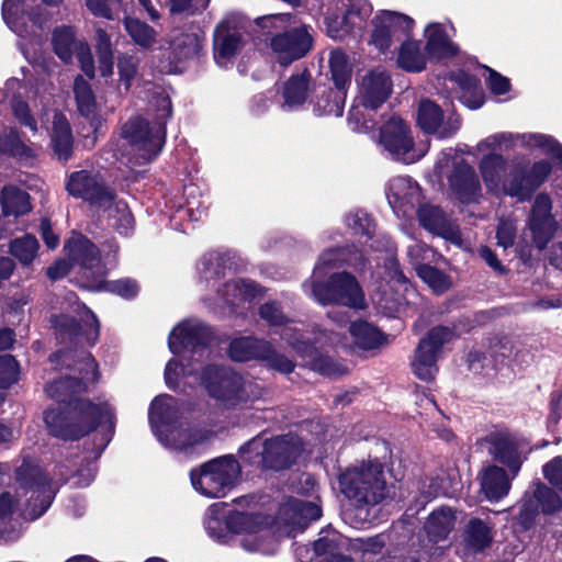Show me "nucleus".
I'll list each match as a JSON object with an SVG mask.
<instances>
[{"instance_id":"nucleus-41","label":"nucleus","mask_w":562,"mask_h":562,"mask_svg":"<svg viewBox=\"0 0 562 562\" xmlns=\"http://www.w3.org/2000/svg\"><path fill=\"white\" fill-rule=\"evenodd\" d=\"M52 146L59 160H67L72 153L74 137L67 117L55 112L50 131Z\"/></svg>"},{"instance_id":"nucleus-38","label":"nucleus","mask_w":562,"mask_h":562,"mask_svg":"<svg viewBox=\"0 0 562 562\" xmlns=\"http://www.w3.org/2000/svg\"><path fill=\"white\" fill-rule=\"evenodd\" d=\"M513 353V346L507 340L495 339L488 348L487 353L471 352L468 358L469 368L479 372L481 369L491 367L497 369L505 363Z\"/></svg>"},{"instance_id":"nucleus-12","label":"nucleus","mask_w":562,"mask_h":562,"mask_svg":"<svg viewBox=\"0 0 562 562\" xmlns=\"http://www.w3.org/2000/svg\"><path fill=\"white\" fill-rule=\"evenodd\" d=\"M240 467L232 456H224L204 463L190 472L193 488L210 498L224 497L235 485Z\"/></svg>"},{"instance_id":"nucleus-56","label":"nucleus","mask_w":562,"mask_h":562,"mask_svg":"<svg viewBox=\"0 0 562 562\" xmlns=\"http://www.w3.org/2000/svg\"><path fill=\"white\" fill-rule=\"evenodd\" d=\"M417 274L435 293L438 294L448 291L452 285V282L447 274L428 265L418 266Z\"/></svg>"},{"instance_id":"nucleus-57","label":"nucleus","mask_w":562,"mask_h":562,"mask_svg":"<svg viewBox=\"0 0 562 562\" xmlns=\"http://www.w3.org/2000/svg\"><path fill=\"white\" fill-rule=\"evenodd\" d=\"M346 8L345 21L352 27L361 25L372 13V7L368 0H341Z\"/></svg>"},{"instance_id":"nucleus-25","label":"nucleus","mask_w":562,"mask_h":562,"mask_svg":"<svg viewBox=\"0 0 562 562\" xmlns=\"http://www.w3.org/2000/svg\"><path fill=\"white\" fill-rule=\"evenodd\" d=\"M386 198L397 217H412L422 203V189L409 177H395L386 186Z\"/></svg>"},{"instance_id":"nucleus-28","label":"nucleus","mask_w":562,"mask_h":562,"mask_svg":"<svg viewBox=\"0 0 562 562\" xmlns=\"http://www.w3.org/2000/svg\"><path fill=\"white\" fill-rule=\"evenodd\" d=\"M321 516L322 510L316 503L290 498L280 507L278 524L284 525L286 536L294 537Z\"/></svg>"},{"instance_id":"nucleus-20","label":"nucleus","mask_w":562,"mask_h":562,"mask_svg":"<svg viewBox=\"0 0 562 562\" xmlns=\"http://www.w3.org/2000/svg\"><path fill=\"white\" fill-rule=\"evenodd\" d=\"M454 331L449 327H434L426 337H424L416 350L412 361L414 374L423 381H431L438 371L437 360L441 347L451 341Z\"/></svg>"},{"instance_id":"nucleus-2","label":"nucleus","mask_w":562,"mask_h":562,"mask_svg":"<svg viewBox=\"0 0 562 562\" xmlns=\"http://www.w3.org/2000/svg\"><path fill=\"white\" fill-rule=\"evenodd\" d=\"M75 368L82 374L80 380L65 376L48 384L47 395L59 402L58 408L45 412L44 420L52 435L63 439L75 440L91 431L97 425H108L113 432L114 414L108 402L92 403L81 398H72L76 393L86 389V383L95 382L99 378L94 358L82 352Z\"/></svg>"},{"instance_id":"nucleus-46","label":"nucleus","mask_w":562,"mask_h":562,"mask_svg":"<svg viewBox=\"0 0 562 562\" xmlns=\"http://www.w3.org/2000/svg\"><path fill=\"white\" fill-rule=\"evenodd\" d=\"M427 57L422 50L419 41L405 40L398 50V66L411 72H419L426 68Z\"/></svg>"},{"instance_id":"nucleus-14","label":"nucleus","mask_w":562,"mask_h":562,"mask_svg":"<svg viewBox=\"0 0 562 562\" xmlns=\"http://www.w3.org/2000/svg\"><path fill=\"white\" fill-rule=\"evenodd\" d=\"M16 481L26 493L31 492L24 517L32 520L41 517L50 506L55 492L34 459H23V463L16 469Z\"/></svg>"},{"instance_id":"nucleus-37","label":"nucleus","mask_w":562,"mask_h":562,"mask_svg":"<svg viewBox=\"0 0 562 562\" xmlns=\"http://www.w3.org/2000/svg\"><path fill=\"white\" fill-rule=\"evenodd\" d=\"M479 169L488 191L499 194V189L506 178L507 159L499 153H482Z\"/></svg>"},{"instance_id":"nucleus-35","label":"nucleus","mask_w":562,"mask_h":562,"mask_svg":"<svg viewBox=\"0 0 562 562\" xmlns=\"http://www.w3.org/2000/svg\"><path fill=\"white\" fill-rule=\"evenodd\" d=\"M74 94L78 112L88 120L90 131L95 134L102 125V119L97 113V102L91 86L81 76L75 78Z\"/></svg>"},{"instance_id":"nucleus-42","label":"nucleus","mask_w":562,"mask_h":562,"mask_svg":"<svg viewBox=\"0 0 562 562\" xmlns=\"http://www.w3.org/2000/svg\"><path fill=\"white\" fill-rule=\"evenodd\" d=\"M314 112L317 115H334L339 117L344 113L346 93L345 90H331L325 86L314 88Z\"/></svg>"},{"instance_id":"nucleus-49","label":"nucleus","mask_w":562,"mask_h":562,"mask_svg":"<svg viewBox=\"0 0 562 562\" xmlns=\"http://www.w3.org/2000/svg\"><path fill=\"white\" fill-rule=\"evenodd\" d=\"M464 91L460 101L469 109L476 110L484 103V97L477 89V80L465 72H459L452 78Z\"/></svg>"},{"instance_id":"nucleus-55","label":"nucleus","mask_w":562,"mask_h":562,"mask_svg":"<svg viewBox=\"0 0 562 562\" xmlns=\"http://www.w3.org/2000/svg\"><path fill=\"white\" fill-rule=\"evenodd\" d=\"M465 541L474 551H481L492 541L491 530L482 520L471 519L465 530Z\"/></svg>"},{"instance_id":"nucleus-61","label":"nucleus","mask_w":562,"mask_h":562,"mask_svg":"<svg viewBox=\"0 0 562 562\" xmlns=\"http://www.w3.org/2000/svg\"><path fill=\"white\" fill-rule=\"evenodd\" d=\"M186 194L188 195L187 206L183 212L190 217L191 221H200L206 214L209 204L207 199H198L200 191L195 186L186 187Z\"/></svg>"},{"instance_id":"nucleus-10","label":"nucleus","mask_w":562,"mask_h":562,"mask_svg":"<svg viewBox=\"0 0 562 562\" xmlns=\"http://www.w3.org/2000/svg\"><path fill=\"white\" fill-rule=\"evenodd\" d=\"M311 334L312 337L296 339L293 338L292 328L286 327L283 338L312 370L330 378L346 374L348 368L345 364L319 353L321 349L327 347H346V337L338 333L321 330L319 328H316Z\"/></svg>"},{"instance_id":"nucleus-4","label":"nucleus","mask_w":562,"mask_h":562,"mask_svg":"<svg viewBox=\"0 0 562 562\" xmlns=\"http://www.w3.org/2000/svg\"><path fill=\"white\" fill-rule=\"evenodd\" d=\"M235 252L214 250L206 252L196 265L198 285L205 292L203 300L210 305L238 306L243 302H251L262 294V289L250 280L237 279L221 283L226 271L237 268Z\"/></svg>"},{"instance_id":"nucleus-62","label":"nucleus","mask_w":562,"mask_h":562,"mask_svg":"<svg viewBox=\"0 0 562 562\" xmlns=\"http://www.w3.org/2000/svg\"><path fill=\"white\" fill-rule=\"evenodd\" d=\"M369 111L371 109H366L361 104L355 101V104L351 106L348 114V124L349 126L357 132H369L374 126V121L371 117Z\"/></svg>"},{"instance_id":"nucleus-63","label":"nucleus","mask_w":562,"mask_h":562,"mask_svg":"<svg viewBox=\"0 0 562 562\" xmlns=\"http://www.w3.org/2000/svg\"><path fill=\"white\" fill-rule=\"evenodd\" d=\"M19 379V363L10 355L0 356V390L14 384Z\"/></svg>"},{"instance_id":"nucleus-43","label":"nucleus","mask_w":562,"mask_h":562,"mask_svg":"<svg viewBox=\"0 0 562 562\" xmlns=\"http://www.w3.org/2000/svg\"><path fill=\"white\" fill-rule=\"evenodd\" d=\"M123 24L126 33L137 46L144 49H161L165 47L162 41L158 38L157 32L146 22L126 16Z\"/></svg>"},{"instance_id":"nucleus-13","label":"nucleus","mask_w":562,"mask_h":562,"mask_svg":"<svg viewBox=\"0 0 562 562\" xmlns=\"http://www.w3.org/2000/svg\"><path fill=\"white\" fill-rule=\"evenodd\" d=\"M517 147L530 151L539 150L542 154L562 159V146L551 136L539 133H495L480 140L475 150L477 153H497V150H514Z\"/></svg>"},{"instance_id":"nucleus-32","label":"nucleus","mask_w":562,"mask_h":562,"mask_svg":"<svg viewBox=\"0 0 562 562\" xmlns=\"http://www.w3.org/2000/svg\"><path fill=\"white\" fill-rule=\"evenodd\" d=\"M454 27L451 23H429L425 29L426 50L430 58L442 59L458 54V46L451 41Z\"/></svg>"},{"instance_id":"nucleus-40","label":"nucleus","mask_w":562,"mask_h":562,"mask_svg":"<svg viewBox=\"0 0 562 562\" xmlns=\"http://www.w3.org/2000/svg\"><path fill=\"white\" fill-rule=\"evenodd\" d=\"M311 92L310 74L303 70L300 74L292 75L284 83L281 90L283 109L294 110L301 106Z\"/></svg>"},{"instance_id":"nucleus-7","label":"nucleus","mask_w":562,"mask_h":562,"mask_svg":"<svg viewBox=\"0 0 562 562\" xmlns=\"http://www.w3.org/2000/svg\"><path fill=\"white\" fill-rule=\"evenodd\" d=\"M156 102V121L153 125L142 117H134L122 127V139L130 147L127 154L133 156L136 165L156 158L165 143V124L171 115V102L165 94L159 95Z\"/></svg>"},{"instance_id":"nucleus-24","label":"nucleus","mask_w":562,"mask_h":562,"mask_svg":"<svg viewBox=\"0 0 562 562\" xmlns=\"http://www.w3.org/2000/svg\"><path fill=\"white\" fill-rule=\"evenodd\" d=\"M393 82L384 67H376L367 71L358 80L356 102L366 109L376 110L390 97Z\"/></svg>"},{"instance_id":"nucleus-3","label":"nucleus","mask_w":562,"mask_h":562,"mask_svg":"<svg viewBox=\"0 0 562 562\" xmlns=\"http://www.w3.org/2000/svg\"><path fill=\"white\" fill-rule=\"evenodd\" d=\"M346 261L355 268L364 267L362 251L355 250L348 257L342 256L341 249H328L322 254L314 268L310 281L303 284L304 292L322 305L342 304L353 308H363V294L357 280L349 273L331 274L326 283L328 270L337 262Z\"/></svg>"},{"instance_id":"nucleus-36","label":"nucleus","mask_w":562,"mask_h":562,"mask_svg":"<svg viewBox=\"0 0 562 562\" xmlns=\"http://www.w3.org/2000/svg\"><path fill=\"white\" fill-rule=\"evenodd\" d=\"M346 225L353 232L355 235L360 237V243L368 244L371 240L369 247L373 250H391V241L386 237H382L383 241L374 239L375 237V224L370 216L363 211H353L346 216Z\"/></svg>"},{"instance_id":"nucleus-27","label":"nucleus","mask_w":562,"mask_h":562,"mask_svg":"<svg viewBox=\"0 0 562 562\" xmlns=\"http://www.w3.org/2000/svg\"><path fill=\"white\" fill-rule=\"evenodd\" d=\"M66 188L70 195L88 201L97 209L112 201L113 192L105 187L102 179L86 170L72 172Z\"/></svg>"},{"instance_id":"nucleus-22","label":"nucleus","mask_w":562,"mask_h":562,"mask_svg":"<svg viewBox=\"0 0 562 562\" xmlns=\"http://www.w3.org/2000/svg\"><path fill=\"white\" fill-rule=\"evenodd\" d=\"M244 24L237 14H227L215 27L213 35L214 59L226 67L244 45Z\"/></svg>"},{"instance_id":"nucleus-47","label":"nucleus","mask_w":562,"mask_h":562,"mask_svg":"<svg viewBox=\"0 0 562 562\" xmlns=\"http://www.w3.org/2000/svg\"><path fill=\"white\" fill-rule=\"evenodd\" d=\"M108 213L109 225L121 235L127 236L134 228L133 215L124 201L115 200L112 193V201L101 206Z\"/></svg>"},{"instance_id":"nucleus-45","label":"nucleus","mask_w":562,"mask_h":562,"mask_svg":"<svg viewBox=\"0 0 562 562\" xmlns=\"http://www.w3.org/2000/svg\"><path fill=\"white\" fill-rule=\"evenodd\" d=\"M535 188L529 180V177L525 170L515 167L505 178L499 194H506L512 198H516L517 201L524 202L530 199L535 192Z\"/></svg>"},{"instance_id":"nucleus-1","label":"nucleus","mask_w":562,"mask_h":562,"mask_svg":"<svg viewBox=\"0 0 562 562\" xmlns=\"http://www.w3.org/2000/svg\"><path fill=\"white\" fill-rule=\"evenodd\" d=\"M212 330L195 318L179 323L170 333V351L181 357L168 361L165 380L170 389L180 386L181 379L194 376L205 393L221 407L244 409L252 406L265 394V389L254 379L244 376L231 368L214 363L205 364L211 357Z\"/></svg>"},{"instance_id":"nucleus-18","label":"nucleus","mask_w":562,"mask_h":562,"mask_svg":"<svg viewBox=\"0 0 562 562\" xmlns=\"http://www.w3.org/2000/svg\"><path fill=\"white\" fill-rule=\"evenodd\" d=\"M75 315L61 314L52 317L57 338L66 340L83 336L88 344H94L99 337V321L97 316L83 304L74 301L70 306Z\"/></svg>"},{"instance_id":"nucleus-34","label":"nucleus","mask_w":562,"mask_h":562,"mask_svg":"<svg viewBox=\"0 0 562 562\" xmlns=\"http://www.w3.org/2000/svg\"><path fill=\"white\" fill-rule=\"evenodd\" d=\"M488 452L493 458L507 465L515 476L520 469V458L514 438L505 431L492 432L487 437Z\"/></svg>"},{"instance_id":"nucleus-30","label":"nucleus","mask_w":562,"mask_h":562,"mask_svg":"<svg viewBox=\"0 0 562 562\" xmlns=\"http://www.w3.org/2000/svg\"><path fill=\"white\" fill-rule=\"evenodd\" d=\"M414 213L417 215L419 225L427 232L453 244L459 245L461 243L459 227L439 206L422 202Z\"/></svg>"},{"instance_id":"nucleus-48","label":"nucleus","mask_w":562,"mask_h":562,"mask_svg":"<svg viewBox=\"0 0 562 562\" xmlns=\"http://www.w3.org/2000/svg\"><path fill=\"white\" fill-rule=\"evenodd\" d=\"M456 513L449 507H440L432 512L426 522V531L436 541L445 539L454 528Z\"/></svg>"},{"instance_id":"nucleus-31","label":"nucleus","mask_w":562,"mask_h":562,"mask_svg":"<svg viewBox=\"0 0 562 562\" xmlns=\"http://www.w3.org/2000/svg\"><path fill=\"white\" fill-rule=\"evenodd\" d=\"M451 194L463 204L475 203L482 196V189L475 169L464 162H458L448 178Z\"/></svg>"},{"instance_id":"nucleus-23","label":"nucleus","mask_w":562,"mask_h":562,"mask_svg":"<svg viewBox=\"0 0 562 562\" xmlns=\"http://www.w3.org/2000/svg\"><path fill=\"white\" fill-rule=\"evenodd\" d=\"M2 18L21 40L30 38L32 43L40 44L43 20L26 10L25 0H4Z\"/></svg>"},{"instance_id":"nucleus-9","label":"nucleus","mask_w":562,"mask_h":562,"mask_svg":"<svg viewBox=\"0 0 562 562\" xmlns=\"http://www.w3.org/2000/svg\"><path fill=\"white\" fill-rule=\"evenodd\" d=\"M303 451L302 439L288 434L266 440L254 438L240 448V457L251 465L281 471L295 464Z\"/></svg>"},{"instance_id":"nucleus-15","label":"nucleus","mask_w":562,"mask_h":562,"mask_svg":"<svg viewBox=\"0 0 562 562\" xmlns=\"http://www.w3.org/2000/svg\"><path fill=\"white\" fill-rule=\"evenodd\" d=\"M228 353L234 361L258 360L267 368L282 374H289L295 368L294 362L280 353L269 341L254 337L234 339L229 345Z\"/></svg>"},{"instance_id":"nucleus-54","label":"nucleus","mask_w":562,"mask_h":562,"mask_svg":"<svg viewBox=\"0 0 562 562\" xmlns=\"http://www.w3.org/2000/svg\"><path fill=\"white\" fill-rule=\"evenodd\" d=\"M40 244L33 235H24L13 239L10 245V254L22 265L29 266L36 258Z\"/></svg>"},{"instance_id":"nucleus-59","label":"nucleus","mask_w":562,"mask_h":562,"mask_svg":"<svg viewBox=\"0 0 562 562\" xmlns=\"http://www.w3.org/2000/svg\"><path fill=\"white\" fill-rule=\"evenodd\" d=\"M168 44L176 52V55L182 58L198 53L200 48V36L193 33L172 35Z\"/></svg>"},{"instance_id":"nucleus-6","label":"nucleus","mask_w":562,"mask_h":562,"mask_svg":"<svg viewBox=\"0 0 562 562\" xmlns=\"http://www.w3.org/2000/svg\"><path fill=\"white\" fill-rule=\"evenodd\" d=\"M269 40L273 58L288 66L303 58L313 46L306 25L290 14H270L257 20Z\"/></svg>"},{"instance_id":"nucleus-11","label":"nucleus","mask_w":562,"mask_h":562,"mask_svg":"<svg viewBox=\"0 0 562 562\" xmlns=\"http://www.w3.org/2000/svg\"><path fill=\"white\" fill-rule=\"evenodd\" d=\"M340 486L348 498L363 505L379 504L390 493L378 461L348 469L340 476Z\"/></svg>"},{"instance_id":"nucleus-50","label":"nucleus","mask_w":562,"mask_h":562,"mask_svg":"<svg viewBox=\"0 0 562 562\" xmlns=\"http://www.w3.org/2000/svg\"><path fill=\"white\" fill-rule=\"evenodd\" d=\"M260 317L271 327H283L281 331V338H283V333L286 327L292 328L293 338L302 339L304 335L300 331L299 328L289 325V319L283 314L280 305L277 302H268L260 306L259 308Z\"/></svg>"},{"instance_id":"nucleus-16","label":"nucleus","mask_w":562,"mask_h":562,"mask_svg":"<svg viewBox=\"0 0 562 562\" xmlns=\"http://www.w3.org/2000/svg\"><path fill=\"white\" fill-rule=\"evenodd\" d=\"M380 144L393 159L404 164L419 160L428 149L426 145L414 144L409 126L396 115H392L381 127Z\"/></svg>"},{"instance_id":"nucleus-64","label":"nucleus","mask_w":562,"mask_h":562,"mask_svg":"<svg viewBox=\"0 0 562 562\" xmlns=\"http://www.w3.org/2000/svg\"><path fill=\"white\" fill-rule=\"evenodd\" d=\"M210 0H169L168 5L172 14L192 15L204 10Z\"/></svg>"},{"instance_id":"nucleus-26","label":"nucleus","mask_w":562,"mask_h":562,"mask_svg":"<svg viewBox=\"0 0 562 562\" xmlns=\"http://www.w3.org/2000/svg\"><path fill=\"white\" fill-rule=\"evenodd\" d=\"M417 125L427 134H434L438 138H448L460 128V120L454 114L445 115L437 103L425 99L418 104Z\"/></svg>"},{"instance_id":"nucleus-19","label":"nucleus","mask_w":562,"mask_h":562,"mask_svg":"<svg viewBox=\"0 0 562 562\" xmlns=\"http://www.w3.org/2000/svg\"><path fill=\"white\" fill-rule=\"evenodd\" d=\"M65 251L71 265H78L86 279V286L94 282L95 278L106 276L108 266L114 263V258L109 255L102 261L95 246L85 236L74 233L65 244Z\"/></svg>"},{"instance_id":"nucleus-21","label":"nucleus","mask_w":562,"mask_h":562,"mask_svg":"<svg viewBox=\"0 0 562 562\" xmlns=\"http://www.w3.org/2000/svg\"><path fill=\"white\" fill-rule=\"evenodd\" d=\"M527 228L535 247L539 250L546 249L555 237L560 225L552 213V201L549 195L540 193L536 196L527 220Z\"/></svg>"},{"instance_id":"nucleus-17","label":"nucleus","mask_w":562,"mask_h":562,"mask_svg":"<svg viewBox=\"0 0 562 562\" xmlns=\"http://www.w3.org/2000/svg\"><path fill=\"white\" fill-rule=\"evenodd\" d=\"M414 27V20L395 11H381L372 20L369 44L384 54L397 42H404Z\"/></svg>"},{"instance_id":"nucleus-5","label":"nucleus","mask_w":562,"mask_h":562,"mask_svg":"<svg viewBox=\"0 0 562 562\" xmlns=\"http://www.w3.org/2000/svg\"><path fill=\"white\" fill-rule=\"evenodd\" d=\"M227 505H211L204 517L209 536L220 543H228L234 535L241 536L240 546L249 552L272 553L273 537L266 519L260 515L226 510Z\"/></svg>"},{"instance_id":"nucleus-60","label":"nucleus","mask_w":562,"mask_h":562,"mask_svg":"<svg viewBox=\"0 0 562 562\" xmlns=\"http://www.w3.org/2000/svg\"><path fill=\"white\" fill-rule=\"evenodd\" d=\"M533 497L544 514H552L562 507L560 496L544 484H537L533 491Z\"/></svg>"},{"instance_id":"nucleus-29","label":"nucleus","mask_w":562,"mask_h":562,"mask_svg":"<svg viewBox=\"0 0 562 562\" xmlns=\"http://www.w3.org/2000/svg\"><path fill=\"white\" fill-rule=\"evenodd\" d=\"M31 210L29 195L16 187H4L0 202V238L18 229V217Z\"/></svg>"},{"instance_id":"nucleus-52","label":"nucleus","mask_w":562,"mask_h":562,"mask_svg":"<svg viewBox=\"0 0 562 562\" xmlns=\"http://www.w3.org/2000/svg\"><path fill=\"white\" fill-rule=\"evenodd\" d=\"M105 277L95 278L94 282L88 284L92 291H108L115 293L124 299L134 297L138 292V284L131 279H121L115 281H105Z\"/></svg>"},{"instance_id":"nucleus-58","label":"nucleus","mask_w":562,"mask_h":562,"mask_svg":"<svg viewBox=\"0 0 562 562\" xmlns=\"http://www.w3.org/2000/svg\"><path fill=\"white\" fill-rule=\"evenodd\" d=\"M138 65L139 58L137 56L123 53L117 57L120 81L124 85L126 90L131 88L132 82L137 78Z\"/></svg>"},{"instance_id":"nucleus-53","label":"nucleus","mask_w":562,"mask_h":562,"mask_svg":"<svg viewBox=\"0 0 562 562\" xmlns=\"http://www.w3.org/2000/svg\"><path fill=\"white\" fill-rule=\"evenodd\" d=\"M329 67L336 88L345 90L352 72L347 55L340 49L333 50L329 56Z\"/></svg>"},{"instance_id":"nucleus-39","label":"nucleus","mask_w":562,"mask_h":562,"mask_svg":"<svg viewBox=\"0 0 562 562\" xmlns=\"http://www.w3.org/2000/svg\"><path fill=\"white\" fill-rule=\"evenodd\" d=\"M481 491L491 502H497L505 497L510 490V477L505 470L496 465H490L481 473Z\"/></svg>"},{"instance_id":"nucleus-44","label":"nucleus","mask_w":562,"mask_h":562,"mask_svg":"<svg viewBox=\"0 0 562 562\" xmlns=\"http://www.w3.org/2000/svg\"><path fill=\"white\" fill-rule=\"evenodd\" d=\"M349 334L355 346L362 350H373L383 346L386 341L385 335L374 325L359 319L350 324Z\"/></svg>"},{"instance_id":"nucleus-51","label":"nucleus","mask_w":562,"mask_h":562,"mask_svg":"<svg viewBox=\"0 0 562 562\" xmlns=\"http://www.w3.org/2000/svg\"><path fill=\"white\" fill-rule=\"evenodd\" d=\"M79 42L75 40V32L70 26H60L54 31L53 46L56 55L68 63L77 50Z\"/></svg>"},{"instance_id":"nucleus-8","label":"nucleus","mask_w":562,"mask_h":562,"mask_svg":"<svg viewBox=\"0 0 562 562\" xmlns=\"http://www.w3.org/2000/svg\"><path fill=\"white\" fill-rule=\"evenodd\" d=\"M148 415L155 435L168 448L187 451L204 440L200 431L183 426L178 401L170 395L157 396Z\"/></svg>"},{"instance_id":"nucleus-33","label":"nucleus","mask_w":562,"mask_h":562,"mask_svg":"<svg viewBox=\"0 0 562 562\" xmlns=\"http://www.w3.org/2000/svg\"><path fill=\"white\" fill-rule=\"evenodd\" d=\"M40 149V146L23 140L14 127H0V155L29 162L38 156Z\"/></svg>"}]
</instances>
